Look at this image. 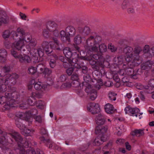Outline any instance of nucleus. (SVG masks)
I'll return each mask as SVG.
<instances>
[{
    "label": "nucleus",
    "instance_id": "1",
    "mask_svg": "<svg viewBox=\"0 0 154 154\" xmlns=\"http://www.w3.org/2000/svg\"><path fill=\"white\" fill-rule=\"evenodd\" d=\"M142 51V49L140 47H135L133 49L132 47L127 46L123 50V53L126 55L125 60L128 62L139 61L140 58V54Z\"/></svg>",
    "mask_w": 154,
    "mask_h": 154
},
{
    "label": "nucleus",
    "instance_id": "2",
    "mask_svg": "<svg viewBox=\"0 0 154 154\" xmlns=\"http://www.w3.org/2000/svg\"><path fill=\"white\" fill-rule=\"evenodd\" d=\"M12 137L17 142L18 149L20 151V154H35V152L32 150H27L26 151L23 148L24 145L22 143L23 138L19 133L17 132L13 133L11 134Z\"/></svg>",
    "mask_w": 154,
    "mask_h": 154
},
{
    "label": "nucleus",
    "instance_id": "3",
    "mask_svg": "<svg viewBox=\"0 0 154 154\" xmlns=\"http://www.w3.org/2000/svg\"><path fill=\"white\" fill-rule=\"evenodd\" d=\"M11 33L13 38L15 40L21 39L24 42V41L28 42L32 39L31 36L25 33L24 30L22 28H18L17 32L13 31H12Z\"/></svg>",
    "mask_w": 154,
    "mask_h": 154
},
{
    "label": "nucleus",
    "instance_id": "4",
    "mask_svg": "<svg viewBox=\"0 0 154 154\" xmlns=\"http://www.w3.org/2000/svg\"><path fill=\"white\" fill-rule=\"evenodd\" d=\"M86 43V45L85 47L88 52H96L98 51L99 44L95 43L94 36H91L89 37L87 39Z\"/></svg>",
    "mask_w": 154,
    "mask_h": 154
},
{
    "label": "nucleus",
    "instance_id": "5",
    "mask_svg": "<svg viewBox=\"0 0 154 154\" xmlns=\"http://www.w3.org/2000/svg\"><path fill=\"white\" fill-rule=\"evenodd\" d=\"M32 97H27L26 98L27 103L25 101H23V103L20 104V107L23 109H27L29 107V106H33L35 105L36 102V100L33 96L38 98H40L42 96L41 94L38 93H33Z\"/></svg>",
    "mask_w": 154,
    "mask_h": 154
},
{
    "label": "nucleus",
    "instance_id": "6",
    "mask_svg": "<svg viewBox=\"0 0 154 154\" xmlns=\"http://www.w3.org/2000/svg\"><path fill=\"white\" fill-rule=\"evenodd\" d=\"M15 91V88L12 87L5 93L4 96L7 99V105L9 106L14 104L15 102L14 98L15 96L16 95Z\"/></svg>",
    "mask_w": 154,
    "mask_h": 154
},
{
    "label": "nucleus",
    "instance_id": "7",
    "mask_svg": "<svg viewBox=\"0 0 154 154\" xmlns=\"http://www.w3.org/2000/svg\"><path fill=\"white\" fill-rule=\"evenodd\" d=\"M58 24L55 22L49 21L47 22L44 26L50 32H52L53 35L55 37H58L59 35V32L57 29Z\"/></svg>",
    "mask_w": 154,
    "mask_h": 154
},
{
    "label": "nucleus",
    "instance_id": "8",
    "mask_svg": "<svg viewBox=\"0 0 154 154\" xmlns=\"http://www.w3.org/2000/svg\"><path fill=\"white\" fill-rule=\"evenodd\" d=\"M19 75L16 73L7 74L5 77V79L3 82L7 85H14L17 82V80L18 78Z\"/></svg>",
    "mask_w": 154,
    "mask_h": 154
},
{
    "label": "nucleus",
    "instance_id": "9",
    "mask_svg": "<svg viewBox=\"0 0 154 154\" xmlns=\"http://www.w3.org/2000/svg\"><path fill=\"white\" fill-rule=\"evenodd\" d=\"M68 63H63V66L65 68H68L70 65L75 68L80 69V66L79 63L78 61L77 58H74L72 56L71 58L68 59Z\"/></svg>",
    "mask_w": 154,
    "mask_h": 154
},
{
    "label": "nucleus",
    "instance_id": "10",
    "mask_svg": "<svg viewBox=\"0 0 154 154\" xmlns=\"http://www.w3.org/2000/svg\"><path fill=\"white\" fill-rule=\"evenodd\" d=\"M17 40L18 41L13 44V46L22 52H26V49L27 48L24 45V42L21 39H18Z\"/></svg>",
    "mask_w": 154,
    "mask_h": 154
},
{
    "label": "nucleus",
    "instance_id": "11",
    "mask_svg": "<svg viewBox=\"0 0 154 154\" xmlns=\"http://www.w3.org/2000/svg\"><path fill=\"white\" fill-rule=\"evenodd\" d=\"M125 111L126 114H128L131 116H137V115L140 112V110L138 108H134L128 106L125 109Z\"/></svg>",
    "mask_w": 154,
    "mask_h": 154
},
{
    "label": "nucleus",
    "instance_id": "12",
    "mask_svg": "<svg viewBox=\"0 0 154 154\" xmlns=\"http://www.w3.org/2000/svg\"><path fill=\"white\" fill-rule=\"evenodd\" d=\"M88 110L92 114L97 113L100 111V109L98 104L90 103L89 106H88Z\"/></svg>",
    "mask_w": 154,
    "mask_h": 154
},
{
    "label": "nucleus",
    "instance_id": "13",
    "mask_svg": "<svg viewBox=\"0 0 154 154\" xmlns=\"http://www.w3.org/2000/svg\"><path fill=\"white\" fill-rule=\"evenodd\" d=\"M31 82L34 85V88L35 90L38 91H43L45 90L46 85H44L42 82H35L34 79L31 80Z\"/></svg>",
    "mask_w": 154,
    "mask_h": 154
},
{
    "label": "nucleus",
    "instance_id": "14",
    "mask_svg": "<svg viewBox=\"0 0 154 154\" xmlns=\"http://www.w3.org/2000/svg\"><path fill=\"white\" fill-rule=\"evenodd\" d=\"M77 30L79 33L83 36H86L90 33L91 29L88 26H85L84 27L80 26L78 27Z\"/></svg>",
    "mask_w": 154,
    "mask_h": 154
},
{
    "label": "nucleus",
    "instance_id": "15",
    "mask_svg": "<svg viewBox=\"0 0 154 154\" xmlns=\"http://www.w3.org/2000/svg\"><path fill=\"white\" fill-rule=\"evenodd\" d=\"M91 85H89L88 87L85 90L86 92L89 95L90 99L94 100L97 97V92L95 90H91Z\"/></svg>",
    "mask_w": 154,
    "mask_h": 154
},
{
    "label": "nucleus",
    "instance_id": "16",
    "mask_svg": "<svg viewBox=\"0 0 154 154\" xmlns=\"http://www.w3.org/2000/svg\"><path fill=\"white\" fill-rule=\"evenodd\" d=\"M18 59L19 61L22 63H29L31 61L30 57L26 54H19Z\"/></svg>",
    "mask_w": 154,
    "mask_h": 154
},
{
    "label": "nucleus",
    "instance_id": "17",
    "mask_svg": "<svg viewBox=\"0 0 154 154\" xmlns=\"http://www.w3.org/2000/svg\"><path fill=\"white\" fill-rule=\"evenodd\" d=\"M106 119L105 116L101 113L97 116L95 118L96 123L99 125H103L106 122Z\"/></svg>",
    "mask_w": 154,
    "mask_h": 154
},
{
    "label": "nucleus",
    "instance_id": "18",
    "mask_svg": "<svg viewBox=\"0 0 154 154\" xmlns=\"http://www.w3.org/2000/svg\"><path fill=\"white\" fill-rule=\"evenodd\" d=\"M65 31L67 34V37L74 36L76 33V29L75 27L72 26H69L66 28Z\"/></svg>",
    "mask_w": 154,
    "mask_h": 154
},
{
    "label": "nucleus",
    "instance_id": "19",
    "mask_svg": "<svg viewBox=\"0 0 154 154\" xmlns=\"http://www.w3.org/2000/svg\"><path fill=\"white\" fill-rule=\"evenodd\" d=\"M9 22V19L7 15L5 13H0V26L7 24Z\"/></svg>",
    "mask_w": 154,
    "mask_h": 154
},
{
    "label": "nucleus",
    "instance_id": "20",
    "mask_svg": "<svg viewBox=\"0 0 154 154\" xmlns=\"http://www.w3.org/2000/svg\"><path fill=\"white\" fill-rule=\"evenodd\" d=\"M16 116L20 119L23 120H25L26 121H29V124L31 123L32 122L30 121L29 116H27V113H24L23 112H19L16 114Z\"/></svg>",
    "mask_w": 154,
    "mask_h": 154
},
{
    "label": "nucleus",
    "instance_id": "21",
    "mask_svg": "<svg viewBox=\"0 0 154 154\" xmlns=\"http://www.w3.org/2000/svg\"><path fill=\"white\" fill-rule=\"evenodd\" d=\"M108 127L107 126H98L96 127L95 133L96 134H103L106 132Z\"/></svg>",
    "mask_w": 154,
    "mask_h": 154
},
{
    "label": "nucleus",
    "instance_id": "22",
    "mask_svg": "<svg viewBox=\"0 0 154 154\" xmlns=\"http://www.w3.org/2000/svg\"><path fill=\"white\" fill-rule=\"evenodd\" d=\"M42 143L45 144L49 148H52L53 146V143L51 142L50 139L48 137H45L44 136L40 137L39 138Z\"/></svg>",
    "mask_w": 154,
    "mask_h": 154
},
{
    "label": "nucleus",
    "instance_id": "23",
    "mask_svg": "<svg viewBox=\"0 0 154 154\" xmlns=\"http://www.w3.org/2000/svg\"><path fill=\"white\" fill-rule=\"evenodd\" d=\"M60 34L61 40L63 42H64L66 41H68L69 42L70 41V39L69 36L67 37V34L66 33V32L64 30H62L60 31L59 34Z\"/></svg>",
    "mask_w": 154,
    "mask_h": 154
},
{
    "label": "nucleus",
    "instance_id": "24",
    "mask_svg": "<svg viewBox=\"0 0 154 154\" xmlns=\"http://www.w3.org/2000/svg\"><path fill=\"white\" fill-rule=\"evenodd\" d=\"M29 42V44L26 46V47L27 48L26 49V51L30 52L31 49L33 48L35 46L36 42L35 40L34 39L31 40Z\"/></svg>",
    "mask_w": 154,
    "mask_h": 154
},
{
    "label": "nucleus",
    "instance_id": "25",
    "mask_svg": "<svg viewBox=\"0 0 154 154\" xmlns=\"http://www.w3.org/2000/svg\"><path fill=\"white\" fill-rule=\"evenodd\" d=\"M105 109L106 112L108 114H112L114 112L113 105L109 103L105 105Z\"/></svg>",
    "mask_w": 154,
    "mask_h": 154
},
{
    "label": "nucleus",
    "instance_id": "26",
    "mask_svg": "<svg viewBox=\"0 0 154 154\" xmlns=\"http://www.w3.org/2000/svg\"><path fill=\"white\" fill-rule=\"evenodd\" d=\"M63 52L65 56L68 59L72 56V52L69 48L66 47L63 49Z\"/></svg>",
    "mask_w": 154,
    "mask_h": 154
},
{
    "label": "nucleus",
    "instance_id": "27",
    "mask_svg": "<svg viewBox=\"0 0 154 154\" xmlns=\"http://www.w3.org/2000/svg\"><path fill=\"white\" fill-rule=\"evenodd\" d=\"M144 134L143 130L135 129L131 132V134L133 136L140 137Z\"/></svg>",
    "mask_w": 154,
    "mask_h": 154
},
{
    "label": "nucleus",
    "instance_id": "28",
    "mask_svg": "<svg viewBox=\"0 0 154 154\" xmlns=\"http://www.w3.org/2000/svg\"><path fill=\"white\" fill-rule=\"evenodd\" d=\"M50 31L44 26L43 27L42 31V36L45 38H48L50 37V34L49 33Z\"/></svg>",
    "mask_w": 154,
    "mask_h": 154
},
{
    "label": "nucleus",
    "instance_id": "29",
    "mask_svg": "<svg viewBox=\"0 0 154 154\" xmlns=\"http://www.w3.org/2000/svg\"><path fill=\"white\" fill-rule=\"evenodd\" d=\"M152 66V63L150 61H148L141 65V68L145 70L146 69H150Z\"/></svg>",
    "mask_w": 154,
    "mask_h": 154
},
{
    "label": "nucleus",
    "instance_id": "30",
    "mask_svg": "<svg viewBox=\"0 0 154 154\" xmlns=\"http://www.w3.org/2000/svg\"><path fill=\"white\" fill-rule=\"evenodd\" d=\"M123 68L125 70L126 72L127 73L128 75L131 76L134 73V70L132 68H128L127 65L124 64Z\"/></svg>",
    "mask_w": 154,
    "mask_h": 154
},
{
    "label": "nucleus",
    "instance_id": "31",
    "mask_svg": "<svg viewBox=\"0 0 154 154\" xmlns=\"http://www.w3.org/2000/svg\"><path fill=\"white\" fill-rule=\"evenodd\" d=\"M23 129V134L26 136H32L33 134L34 130L33 129H28L25 127Z\"/></svg>",
    "mask_w": 154,
    "mask_h": 154
},
{
    "label": "nucleus",
    "instance_id": "32",
    "mask_svg": "<svg viewBox=\"0 0 154 154\" xmlns=\"http://www.w3.org/2000/svg\"><path fill=\"white\" fill-rule=\"evenodd\" d=\"M98 49L101 53L105 52L107 50L106 46L104 44H101L100 45H99Z\"/></svg>",
    "mask_w": 154,
    "mask_h": 154
},
{
    "label": "nucleus",
    "instance_id": "33",
    "mask_svg": "<svg viewBox=\"0 0 154 154\" xmlns=\"http://www.w3.org/2000/svg\"><path fill=\"white\" fill-rule=\"evenodd\" d=\"M150 48L148 45H145L143 47V52L145 56L148 58V54L149 52Z\"/></svg>",
    "mask_w": 154,
    "mask_h": 154
},
{
    "label": "nucleus",
    "instance_id": "34",
    "mask_svg": "<svg viewBox=\"0 0 154 154\" xmlns=\"http://www.w3.org/2000/svg\"><path fill=\"white\" fill-rule=\"evenodd\" d=\"M26 53H28V52L26 51ZM38 50L36 49H32L30 51V54L33 57H35V58H38Z\"/></svg>",
    "mask_w": 154,
    "mask_h": 154
},
{
    "label": "nucleus",
    "instance_id": "35",
    "mask_svg": "<svg viewBox=\"0 0 154 154\" xmlns=\"http://www.w3.org/2000/svg\"><path fill=\"white\" fill-rule=\"evenodd\" d=\"M116 94L112 91H110L108 94V97L110 100L111 101H115L116 100Z\"/></svg>",
    "mask_w": 154,
    "mask_h": 154
},
{
    "label": "nucleus",
    "instance_id": "36",
    "mask_svg": "<svg viewBox=\"0 0 154 154\" xmlns=\"http://www.w3.org/2000/svg\"><path fill=\"white\" fill-rule=\"evenodd\" d=\"M74 41L76 44H80L82 41V37L80 35H77L74 38Z\"/></svg>",
    "mask_w": 154,
    "mask_h": 154
},
{
    "label": "nucleus",
    "instance_id": "37",
    "mask_svg": "<svg viewBox=\"0 0 154 154\" xmlns=\"http://www.w3.org/2000/svg\"><path fill=\"white\" fill-rule=\"evenodd\" d=\"M85 60L89 61L90 64L92 66H95L96 63V61L93 59V58L90 56H87L85 57Z\"/></svg>",
    "mask_w": 154,
    "mask_h": 154
},
{
    "label": "nucleus",
    "instance_id": "38",
    "mask_svg": "<svg viewBox=\"0 0 154 154\" xmlns=\"http://www.w3.org/2000/svg\"><path fill=\"white\" fill-rule=\"evenodd\" d=\"M103 143L102 141L99 138V137H97L93 142V145L95 146H99Z\"/></svg>",
    "mask_w": 154,
    "mask_h": 154
},
{
    "label": "nucleus",
    "instance_id": "39",
    "mask_svg": "<svg viewBox=\"0 0 154 154\" xmlns=\"http://www.w3.org/2000/svg\"><path fill=\"white\" fill-rule=\"evenodd\" d=\"M45 68V66L43 64L40 63L37 66L36 70H39L40 71L39 72L40 73H42Z\"/></svg>",
    "mask_w": 154,
    "mask_h": 154
},
{
    "label": "nucleus",
    "instance_id": "40",
    "mask_svg": "<svg viewBox=\"0 0 154 154\" xmlns=\"http://www.w3.org/2000/svg\"><path fill=\"white\" fill-rule=\"evenodd\" d=\"M7 84L5 83L0 84V93L5 92L7 90Z\"/></svg>",
    "mask_w": 154,
    "mask_h": 154
},
{
    "label": "nucleus",
    "instance_id": "41",
    "mask_svg": "<svg viewBox=\"0 0 154 154\" xmlns=\"http://www.w3.org/2000/svg\"><path fill=\"white\" fill-rule=\"evenodd\" d=\"M36 67L33 66L29 67L28 69V72L29 73L33 74L36 72Z\"/></svg>",
    "mask_w": 154,
    "mask_h": 154
},
{
    "label": "nucleus",
    "instance_id": "42",
    "mask_svg": "<svg viewBox=\"0 0 154 154\" xmlns=\"http://www.w3.org/2000/svg\"><path fill=\"white\" fill-rule=\"evenodd\" d=\"M5 104L7 105V100L5 96H0V104Z\"/></svg>",
    "mask_w": 154,
    "mask_h": 154
},
{
    "label": "nucleus",
    "instance_id": "43",
    "mask_svg": "<svg viewBox=\"0 0 154 154\" xmlns=\"http://www.w3.org/2000/svg\"><path fill=\"white\" fill-rule=\"evenodd\" d=\"M15 124L17 127L20 129H23L24 128H25V126L19 120H16Z\"/></svg>",
    "mask_w": 154,
    "mask_h": 154
},
{
    "label": "nucleus",
    "instance_id": "44",
    "mask_svg": "<svg viewBox=\"0 0 154 154\" xmlns=\"http://www.w3.org/2000/svg\"><path fill=\"white\" fill-rule=\"evenodd\" d=\"M10 34V32L9 30H6L3 32L2 36L5 39H6L9 37Z\"/></svg>",
    "mask_w": 154,
    "mask_h": 154
},
{
    "label": "nucleus",
    "instance_id": "45",
    "mask_svg": "<svg viewBox=\"0 0 154 154\" xmlns=\"http://www.w3.org/2000/svg\"><path fill=\"white\" fill-rule=\"evenodd\" d=\"M104 58H102L98 60L97 62V64L101 68H103L104 66Z\"/></svg>",
    "mask_w": 154,
    "mask_h": 154
},
{
    "label": "nucleus",
    "instance_id": "46",
    "mask_svg": "<svg viewBox=\"0 0 154 154\" xmlns=\"http://www.w3.org/2000/svg\"><path fill=\"white\" fill-rule=\"evenodd\" d=\"M52 72V71L51 70L48 68H46L45 67L42 73H43L45 75H47L48 76Z\"/></svg>",
    "mask_w": 154,
    "mask_h": 154
},
{
    "label": "nucleus",
    "instance_id": "47",
    "mask_svg": "<svg viewBox=\"0 0 154 154\" xmlns=\"http://www.w3.org/2000/svg\"><path fill=\"white\" fill-rule=\"evenodd\" d=\"M4 45L5 47L8 49H10L13 46L10 42L7 40H5L4 42Z\"/></svg>",
    "mask_w": 154,
    "mask_h": 154
},
{
    "label": "nucleus",
    "instance_id": "48",
    "mask_svg": "<svg viewBox=\"0 0 154 154\" xmlns=\"http://www.w3.org/2000/svg\"><path fill=\"white\" fill-rule=\"evenodd\" d=\"M130 7V4L129 2L127 1H124L122 4V7L123 9L128 8Z\"/></svg>",
    "mask_w": 154,
    "mask_h": 154
},
{
    "label": "nucleus",
    "instance_id": "49",
    "mask_svg": "<svg viewBox=\"0 0 154 154\" xmlns=\"http://www.w3.org/2000/svg\"><path fill=\"white\" fill-rule=\"evenodd\" d=\"M89 56L91 57L93 59H94L96 60H99L100 59V58L103 57L102 56L98 54H91Z\"/></svg>",
    "mask_w": 154,
    "mask_h": 154
},
{
    "label": "nucleus",
    "instance_id": "50",
    "mask_svg": "<svg viewBox=\"0 0 154 154\" xmlns=\"http://www.w3.org/2000/svg\"><path fill=\"white\" fill-rule=\"evenodd\" d=\"M55 46L56 50L59 51L63 50L64 45L63 44L59 43L55 45Z\"/></svg>",
    "mask_w": 154,
    "mask_h": 154
},
{
    "label": "nucleus",
    "instance_id": "51",
    "mask_svg": "<svg viewBox=\"0 0 154 154\" xmlns=\"http://www.w3.org/2000/svg\"><path fill=\"white\" fill-rule=\"evenodd\" d=\"M36 106L40 108H42L44 106V102L41 100H38L36 102Z\"/></svg>",
    "mask_w": 154,
    "mask_h": 154
},
{
    "label": "nucleus",
    "instance_id": "52",
    "mask_svg": "<svg viewBox=\"0 0 154 154\" xmlns=\"http://www.w3.org/2000/svg\"><path fill=\"white\" fill-rule=\"evenodd\" d=\"M7 52L5 49H2L0 50V56L6 57Z\"/></svg>",
    "mask_w": 154,
    "mask_h": 154
},
{
    "label": "nucleus",
    "instance_id": "53",
    "mask_svg": "<svg viewBox=\"0 0 154 154\" xmlns=\"http://www.w3.org/2000/svg\"><path fill=\"white\" fill-rule=\"evenodd\" d=\"M50 67L53 68L56 65V62L55 60L51 59L49 62Z\"/></svg>",
    "mask_w": 154,
    "mask_h": 154
},
{
    "label": "nucleus",
    "instance_id": "54",
    "mask_svg": "<svg viewBox=\"0 0 154 154\" xmlns=\"http://www.w3.org/2000/svg\"><path fill=\"white\" fill-rule=\"evenodd\" d=\"M148 54V58L154 56V47H152L150 49L149 52Z\"/></svg>",
    "mask_w": 154,
    "mask_h": 154
},
{
    "label": "nucleus",
    "instance_id": "55",
    "mask_svg": "<svg viewBox=\"0 0 154 154\" xmlns=\"http://www.w3.org/2000/svg\"><path fill=\"white\" fill-rule=\"evenodd\" d=\"M11 54L16 58L18 59L19 57L18 53L17 51L14 49H12L11 51Z\"/></svg>",
    "mask_w": 154,
    "mask_h": 154
},
{
    "label": "nucleus",
    "instance_id": "56",
    "mask_svg": "<svg viewBox=\"0 0 154 154\" xmlns=\"http://www.w3.org/2000/svg\"><path fill=\"white\" fill-rule=\"evenodd\" d=\"M67 76L66 75H61L59 79V81L60 82H64L66 79Z\"/></svg>",
    "mask_w": 154,
    "mask_h": 154
},
{
    "label": "nucleus",
    "instance_id": "57",
    "mask_svg": "<svg viewBox=\"0 0 154 154\" xmlns=\"http://www.w3.org/2000/svg\"><path fill=\"white\" fill-rule=\"evenodd\" d=\"M84 80L86 82L90 81L91 78L90 75L88 74H85L84 75Z\"/></svg>",
    "mask_w": 154,
    "mask_h": 154
},
{
    "label": "nucleus",
    "instance_id": "58",
    "mask_svg": "<svg viewBox=\"0 0 154 154\" xmlns=\"http://www.w3.org/2000/svg\"><path fill=\"white\" fill-rule=\"evenodd\" d=\"M40 133L42 135H45V137H48V135L47 133V131L44 128H42L41 129Z\"/></svg>",
    "mask_w": 154,
    "mask_h": 154
},
{
    "label": "nucleus",
    "instance_id": "59",
    "mask_svg": "<svg viewBox=\"0 0 154 154\" xmlns=\"http://www.w3.org/2000/svg\"><path fill=\"white\" fill-rule=\"evenodd\" d=\"M117 59V63L119 65L122 64L124 60L123 57L122 56L118 57Z\"/></svg>",
    "mask_w": 154,
    "mask_h": 154
},
{
    "label": "nucleus",
    "instance_id": "60",
    "mask_svg": "<svg viewBox=\"0 0 154 154\" xmlns=\"http://www.w3.org/2000/svg\"><path fill=\"white\" fill-rule=\"evenodd\" d=\"M71 79L73 81H78L79 79L78 74L76 73H74L71 76Z\"/></svg>",
    "mask_w": 154,
    "mask_h": 154
},
{
    "label": "nucleus",
    "instance_id": "61",
    "mask_svg": "<svg viewBox=\"0 0 154 154\" xmlns=\"http://www.w3.org/2000/svg\"><path fill=\"white\" fill-rule=\"evenodd\" d=\"M72 86L73 87L76 88L80 85L79 82L78 81H73L72 83Z\"/></svg>",
    "mask_w": 154,
    "mask_h": 154
},
{
    "label": "nucleus",
    "instance_id": "62",
    "mask_svg": "<svg viewBox=\"0 0 154 154\" xmlns=\"http://www.w3.org/2000/svg\"><path fill=\"white\" fill-rule=\"evenodd\" d=\"M74 69L72 66L71 67L69 68L66 70V72L69 75H72L73 71Z\"/></svg>",
    "mask_w": 154,
    "mask_h": 154
},
{
    "label": "nucleus",
    "instance_id": "63",
    "mask_svg": "<svg viewBox=\"0 0 154 154\" xmlns=\"http://www.w3.org/2000/svg\"><path fill=\"white\" fill-rule=\"evenodd\" d=\"M42 45V48L44 49L46 48H48V47L50 46L49 45L48 42L47 41H44L43 42Z\"/></svg>",
    "mask_w": 154,
    "mask_h": 154
},
{
    "label": "nucleus",
    "instance_id": "64",
    "mask_svg": "<svg viewBox=\"0 0 154 154\" xmlns=\"http://www.w3.org/2000/svg\"><path fill=\"white\" fill-rule=\"evenodd\" d=\"M80 66L81 67L80 69H82V72L84 73H87L88 72L87 68L86 66L81 64H80Z\"/></svg>",
    "mask_w": 154,
    "mask_h": 154
}]
</instances>
